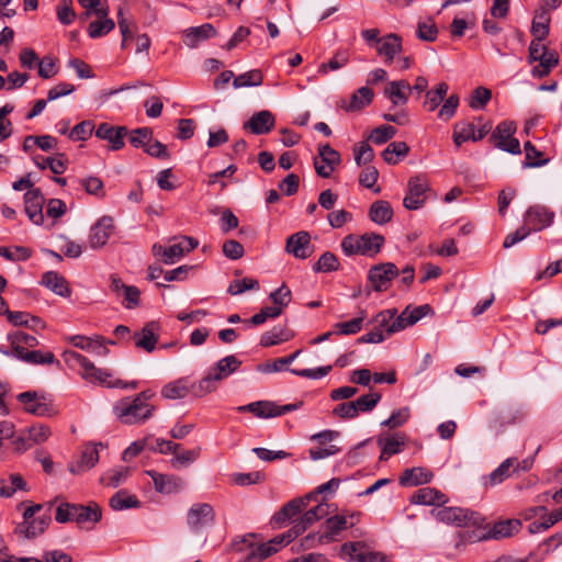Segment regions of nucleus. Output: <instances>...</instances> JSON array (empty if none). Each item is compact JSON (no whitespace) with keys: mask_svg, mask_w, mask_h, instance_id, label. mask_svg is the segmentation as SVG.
<instances>
[{"mask_svg":"<svg viewBox=\"0 0 562 562\" xmlns=\"http://www.w3.org/2000/svg\"><path fill=\"white\" fill-rule=\"evenodd\" d=\"M449 498L446 494L435 487H422L415 491L409 502L415 505L436 506V508L448 503Z\"/></svg>","mask_w":562,"mask_h":562,"instance_id":"4be33fe9","label":"nucleus"},{"mask_svg":"<svg viewBox=\"0 0 562 562\" xmlns=\"http://www.w3.org/2000/svg\"><path fill=\"white\" fill-rule=\"evenodd\" d=\"M25 213L30 221L36 225H41L44 222L43 204L44 196L41 189L35 188L29 190L24 194Z\"/></svg>","mask_w":562,"mask_h":562,"instance_id":"aec40b11","label":"nucleus"},{"mask_svg":"<svg viewBox=\"0 0 562 562\" xmlns=\"http://www.w3.org/2000/svg\"><path fill=\"white\" fill-rule=\"evenodd\" d=\"M355 525L356 522L349 521L345 514L328 517L324 522L325 531L323 532V538H325L328 543L337 541L344 530Z\"/></svg>","mask_w":562,"mask_h":562,"instance_id":"a878e982","label":"nucleus"},{"mask_svg":"<svg viewBox=\"0 0 562 562\" xmlns=\"http://www.w3.org/2000/svg\"><path fill=\"white\" fill-rule=\"evenodd\" d=\"M554 213L541 205L530 206L524 216V224L531 228V232L541 231L553 222Z\"/></svg>","mask_w":562,"mask_h":562,"instance_id":"f3484780","label":"nucleus"},{"mask_svg":"<svg viewBox=\"0 0 562 562\" xmlns=\"http://www.w3.org/2000/svg\"><path fill=\"white\" fill-rule=\"evenodd\" d=\"M393 214V209L390 202L385 200H378L373 202L368 213L369 218L378 225H384L391 222Z\"/></svg>","mask_w":562,"mask_h":562,"instance_id":"4c0bfd02","label":"nucleus"},{"mask_svg":"<svg viewBox=\"0 0 562 562\" xmlns=\"http://www.w3.org/2000/svg\"><path fill=\"white\" fill-rule=\"evenodd\" d=\"M492 99V91L485 87H477L473 90L471 98L469 100V105L471 109L481 110L486 106V104Z\"/></svg>","mask_w":562,"mask_h":562,"instance_id":"4d7b16f0","label":"nucleus"},{"mask_svg":"<svg viewBox=\"0 0 562 562\" xmlns=\"http://www.w3.org/2000/svg\"><path fill=\"white\" fill-rule=\"evenodd\" d=\"M159 329L160 327L157 322H149L145 324L140 331H136L134 334L133 338L135 340V346L147 352H153L159 340Z\"/></svg>","mask_w":562,"mask_h":562,"instance_id":"5701e85b","label":"nucleus"},{"mask_svg":"<svg viewBox=\"0 0 562 562\" xmlns=\"http://www.w3.org/2000/svg\"><path fill=\"white\" fill-rule=\"evenodd\" d=\"M318 156L321 161L315 159L314 167L316 173L322 178H329L335 167L341 161L340 154L329 144L318 147Z\"/></svg>","mask_w":562,"mask_h":562,"instance_id":"4468645a","label":"nucleus"},{"mask_svg":"<svg viewBox=\"0 0 562 562\" xmlns=\"http://www.w3.org/2000/svg\"><path fill=\"white\" fill-rule=\"evenodd\" d=\"M551 16L546 8H540L532 20L531 34L537 40H546L550 31Z\"/></svg>","mask_w":562,"mask_h":562,"instance_id":"a19ab883","label":"nucleus"},{"mask_svg":"<svg viewBox=\"0 0 562 562\" xmlns=\"http://www.w3.org/2000/svg\"><path fill=\"white\" fill-rule=\"evenodd\" d=\"M74 508H77V504L67 502L60 503L56 508L55 520L59 524H66L69 521L76 522L77 509Z\"/></svg>","mask_w":562,"mask_h":562,"instance_id":"0e129e2a","label":"nucleus"},{"mask_svg":"<svg viewBox=\"0 0 562 562\" xmlns=\"http://www.w3.org/2000/svg\"><path fill=\"white\" fill-rule=\"evenodd\" d=\"M381 394L378 392H372L369 394H364L359 396L356 401H353L355 406L357 408V414L371 412L380 402Z\"/></svg>","mask_w":562,"mask_h":562,"instance_id":"e2e57ef3","label":"nucleus"},{"mask_svg":"<svg viewBox=\"0 0 562 562\" xmlns=\"http://www.w3.org/2000/svg\"><path fill=\"white\" fill-rule=\"evenodd\" d=\"M240 364L241 361L234 355L226 356L225 358L221 359L204 378L192 384L193 395L196 397H202L215 391L217 387L216 383L223 381L228 375L234 373Z\"/></svg>","mask_w":562,"mask_h":562,"instance_id":"f03ea898","label":"nucleus"},{"mask_svg":"<svg viewBox=\"0 0 562 562\" xmlns=\"http://www.w3.org/2000/svg\"><path fill=\"white\" fill-rule=\"evenodd\" d=\"M402 49V37L395 33L386 34L378 41L376 53L385 63H391Z\"/></svg>","mask_w":562,"mask_h":562,"instance_id":"bb28decb","label":"nucleus"},{"mask_svg":"<svg viewBox=\"0 0 562 562\" xmlns=\"http://www.w3.org/2000/svg\"><path fill=\"white\" fill-rule=\"evenodd\" d=\"M519 471V462L516 458H508L502 462L488 476V484L491 486L502 483L509 477L513 473Z\"/></svg>","mask_w":562,"mask_h":562,"instance_id":"58836bf2","label":"nucleus"},{"mask_svg":"<svg viewBox=\"0 0 562 562\" xmlns=\"http://www.w3.org/2000/svg\"><path fill=\"white\" fill-rule=\"evenodd\" d=\"M412 92L411 85L406 80L390 81L384 88V95L392 102L393 106L405 105Z\"/></svg>","mask_w":562,"mask_h":562,"instance_id":"393cba45","label":"nucleus"},{"mask_svg":"<svg viewBox=\"0 0 562 562\" xmlns=\"http://www.w3.org/2000/svg\"><path fill=\"white\" fill-rule=\"evenodd\" d=\"M448 90L449 86L446 82H440L434 89L426 91L424 105L427 110L430 112L435 111L445 100Z\"/></svg>","mask_w":562,"mask_h":562,"instance_id":"49530a36","label":"nucleus"},{"mask_svg":"<svg viewBox=\"0 0 562 562\" xmlns=\"http://www.w3.org/2000/svg\"><path fill=\"white\" fill-rule=\"evenodd\" d=\"M341 555L355 562H384V555L370 551L362 541L347 542L341 546Z\"/></svg>","mask_w":562,"mask_h":562,"instance_id":"ddd939ff","label":"nucleus"},{"mask_svg":"<svg viewBox=\"0 0 562 562\" xmlns=\"http://www.w3.org/2000/svg\"><path fill=\"white\" fill-rule=\"evenodd\" d=\"M128 134L125 126H113L108 123H101L95 130V136L100 139L108 140L113 150H119L124 147V137Z\"/></svg>","mask_w":562,"mask_h":562,"instance_id":"412c9836","label":"nucleus"},{"mask_svg":"<svg viewBox=\"0 0 562 562\" xmlns=\"http://www.w3.org/2000/svg\"><path fill=\"white\" fill-rule=\"evenodd\" d=\"M284 543V536L276 537L267 542L252 543L248 538L241 540L239 551L246 550L244 562H261L279 551V547Z\"/></svg>","mask_w":562,"mask_h":562,"instance_id":"0eeeda50","label":"nucleus"},{"mask_svg":"<svg viewBox=\"0 0 562 562\" xmlns=\"http://www.w3.org/2000/svg\"><path fill=\"white\" fill-rule=\"evenodd\" d=\"M349 60V54L347 50H338L328 63L322 64L318 68V72L327 74L329 70H337L347 65Z\"/></svg>","mask_w":562,"mask_h":562,"instance_id":"338daca9","label":"nucleus"},{"mask_svg":"<svg viewBox=\"0 0 562 562\" xmlns=\"http://www.w3.org/2000/svg\"><path fill=\"white\" fill-rule=\"evenodd\" d=\"M114 27L115 23L112 19L95 20L90 22L88 34L91 38H98L110 33Z\"/></svg>","mask_w":562,"mask_h":562,"instance_id":"13d9d810","label":"nucleus"},{"mask_svg":"<svg viewBox=\"0 0 562 562\" xmlns=\"http://www.w3.org/2000/svg\"><path fill=\"white\" fill-rule=\"evenodd\" d=\"M128 468L111 470L103 474L100 479L101 484L110 487H117L128 476Z\"/></svg>","mask_w":562,"mask_h":562,"instance_id":"680f3d73","label":"nucleus"},{"mask_svg":"<svg viewBox=\"0 0 562 562\" xmlns=\"http://www.w3.org/2000/svg\"><path fill=\"white\" fill-rule=\"evenodd\" d=\"M301 352H302V350L299 349L289 356L278 358V359L273 360L272 362H268V363L263 364V367L261 368V371L265 373H273V372H279V371L285 370L286 367L289 364H291L299 357V355Z\"/></svg>","mask_w":562,"mask_h":562,"instance_id":"6e6d98bb","label":"nucleus"},{"mask_svg":"<svg viewBox=\"0 0 562 562\" xmlns=\"http://www.w3.org/2000/svg\"><path fill=\"white\" fill-rule=\"evenodd\" d=\"M16 400L23 405L24 411L35 416H50L54 407L50 398L45 393L26 391L20 393Z\"/></svg>","mask_w":562,"mask_h":562,"instance_id":"9d476101","label":"nucleus"},{"mask_svg":"<svg viewBox=\"0 0 562 562\" xmlns=\"http://www.w3.org/2000/svg\"><path fill=\"white\" fill-rule=\"evenodd\" d=\"M215 513L212 505L198 503L190 507L187 514V522L190 529L198 533L214 522Z\"/></svg>","mask_w":562,"mask_h":562,"instance_id":"f8f14e48","label":"nucleus"},{"mask_svg":"<svg viewBox=\"0 0 562 562\" xmlns=\"http://www.w3.org/2000/svg\"><path fill=\"white\" fill-rule=\"evenodd\" d=\"M276 125V116L269 110H262L254 113L250 119L243 124V128L255 135H265L270 133Z\"/></svg>","mask_w":562,"mask_h":562,"instance_id":"dca6fc26","label":"nucleus"},{"mask_svg":"<svg viewBox=\"0 0 562 562\" xmlns=\"http://www.w3.org/2000/svg\"><path fill=\"white\" fill-rule=\"evenodd\" d=\"M313 494H308L305 498H294L286 503L276 515L277 521H285L299 515L306 509Z\"/></svg>","mask_w":562,"mask_h":562,"instance_id":"ea45409f","label":"nucleus"},{"mask_svg":"<svg viewBox=\"0 0 562 562\" xmlns=\"http://www.w3.org/2000/svg\"><path fill=\"white\" fill-rule=\"evenodd\" d=\"M153 136L154 132L150 127H139L130 133L128 140L133 147L145 150Z\"/></svg>","mask_w":562,"mask_h":562,"instance_id":"3c124183","label":"nucleus"},{"mask_svg":"<svg viewBox=\"0 0 562 562\" xmlns=\"http://www.w3.org/2000/svg\"><path fill=\"white\" fill-rule=\"evenodd\" d=\"M408 153L409 147L405 142H393L383 150L382 157L385 162L396 165L400 158L406 157Z\"/></svg>","mask_w":562,"mask_h":562,"instance_id":"a18cd8bd","label":"nucleus"},{"mask_svg":"<svg viewBox=\"0 0 562 562\" xmlns=\"http://www.w3.org/2000/svg\"><path fill=\"white\" fill-rule=\"evenodd\" d=\"M193 383L188 378H181L166 384L161 390V395L168 400L184 398L188 394H193Z\"/></svg>","mask_w":562,"mask_h":562,"instance_id":"c9c22d12","label":"nucleus"},{"mask_svg":"<svg viewBox=\"0 0 562 562\" xmlns=\"http://www.w3.org/2000/svg\"><path fill=\"white\" fill-rule=\"evenodd\" d=\"M400 270L393 262H382L372 266L368 271V281L375 292L389 290L393 279L398 277Z\"/></svg>","mask_w":562,"mask_h":562,"instance_id":"1a4fd4ad","label":"nucleus"},{"mask_svg":"<svg viewBox=\"0 0 562 562\" xmlns=\"http://www.w3.org/2000/svg\"><path fill=\"white\" fill-rule=\"evenodd\" d=\"M521 527V522L518 519H507L504 521H498L494 524V526L490 529L487 537L484 538H491V539H502L513 536L514 533L518 532Z\"/></svg>","mask_w":562,"mask_h":562,"instance_id":"79ce46f5","label":"nucleus"},{"mask_svg":"<svg viewBox=\"0 0 562 562\" xmlns=\"http://www.w3.org/2000/svg\"><path fill=\"white\" fill-rule=\"evenodd\" d=\"M364 319L366 312L361 311L358 317L352 318L348 322L337 323L335 327L337 328V333L340 335H353L361 330L362 323Z\"/></svg>","mask_w":562,"mask_h":562,"instance_id":"bf43d9fd","label":"nucleus"},{"mask_svg":"<svg viewBox=\"0 0 562 562\" xmlns=\"http://www.w3.org/2000/svg\"><path fill=\"white\" fill-rule=\"evenodd\" d=\"M9 339L12 344V352L11 355L15 357V348L16 347H29V348H35L38 346V340L36 337L29 335L24 331H16L9 336ZM5 355L10 356V352H5Z\"/></svg>","mask_w":562,"mask_h":562,"instance_id":"603ef678","label":"nucleus"},{"mask_svg":"<svg viewBox=\"0 0 562 562\" xmlns=\"http://www.w3.org/2000/svg\"><path fill=\"white\" fill-rule=\"evenodd\" d=\"M263 82V75L259 69H252L246 71L233 80V86L236 89L246 88V87H258Z\"/></svg>","mask_w":562,"mask_h":562,"instance_id":"de8ad7c7","label":"nucleus"},{"mask_svg":"<svg viewBox=\"0 0 562 562\" xmlns=\"http://www.w3.org/2000/svg\"><path fill=\"white\" fill-rule=\"evenodd\" d=\"M216 35V30L210 23L195 27H189L183 33V42L187 46L193 48L202 41L209 40Z\"/></svg>","mask_w":562,"mask_h":562,"instance_id":"2f4dec72","label":"nucleus"},{"mask_svg":"<svg viewBox=\"0 0 562 562\" xmlns=\"http://www.w3.org/2000/svg\"><path fill=\"white\" fill-rule=\"evenodd\" d=\"M285 250L297 259H306L313 254L311 235L305 231L292 234L286 239Z\"/></svg>","mask_w":562,"mask_h":562,"instance_id":"a211bd4d","label":"nucleus"},{"mask_svg":"<svg viewBox=\"0 0 562 562\" xmlns=\"http://www.w3.org/2000/svg\"><path fill=\"white\" fill-rule=\"evenodd\" d=\"M259 289H260V284L257 279H252V278L235 279V280L231 281V283L227 288V293L231 295H239L246 291H249V290L257 291Z\"/></svg>","mask_w":562,"mask_h":562,"instance_id":"09e8293b","label":"nucleus"},{"mask_svg":"<svg viewBox=\"0 0 562 562\" xmlns=\"http://www.w3.org/2000/svg\"><path fill=\"white\" fill-rule=\"evenodd\" d=\"M98 446L103 447L101 442L86 445L80 454V458L75 463L69 465V471L72 474H81L92 469L99 461Z\"/></svg>","mask_w":562,"mask_h":562,"instance_id":"b1692460","label":"nucleus"},{"mask_svg":"<svg viewBox=\"0 0 562 562\" xmlns=\"http://www.w3.org/2000/svg\"><path fill=\"white\" fill-rule=\"evenodd\" d=\"M199 245L198 239L189 236H183L181 241L170 245L168 247L154 244L151 251L154 257L158 258L165 265H172L182 258L186 254H189L195 249Z\"/></svg>","mask_w":562,"mask_h":562,"instance_id":"423d86ee","label":"nucleus"},{"mask_svg":"<svg viewBox=\"0 0 562 562\" xmlns=\"http://www.w3.org/2000/svg\"><path fill=\"white\" fill-rule=\"evenodd\" d=\"M282 312H283V308H281V306H278L276 304L273 306H266V307L261 308L259 313L255 314L252 317L245 321V323L247 325H251V326H259V325L263 324L269 318L279 317L282 314Z\"/></svg>","mask_w":562,"mask_h":562,"instance_id":"8fccbe9b","label":"nucleus"},{"mask_svg":"<svg viewBox=\"0 0 562 562\" xmlns=\"http://www.w3.org/2000/svg\"><path fill=\"white\" fill-rule=\"evenodd\" d=\"M339 269V261L335 254L325 251L313 266L315 272H331Z\"/></svg>","mask_w":562,"mask_h":562,"instance_id":"5fc2aeb1","label":"nucleus"},{"mask_svg":"<svg viewBox=\"0 0 562 562\" xmlns=\"http://www.w3.org/2000/svg\"><path fill=\"white\" fill-rule=\"evenodd\" d=\"M144 473L153 480L155 491L160 494L177 493L184 486L183 480L175 474H162L155 470H145Z\"/></svg>","mask_w":562,"mask_h":562,"instance_id":"2eb2a0df","label":"nucleus"},{"mask_svg":"<svg viewBox=\"0 0 562 562\" xmlns=\"http://www.w3.org/2000/svg\"><path fill=\"white\" fill-rule=\"evenodd\" d=\"M0 256L10 261H24L32 256V250L23 246H15L13 249L0 246Z\"/></svg>","mask_w":562,"mask_h":562,"instance_id":"052dcab7","label":"nucleus"},{"mask_svg":"<svg viewBox=\"0 0 562 562\" xmlns=\"http://www.w3.org/2000/svg\"><path fill=\"white\" fill-rule=\"evenodd\" d=\"M80 184L88 194L95 195L98 198L105 196L103 181L98 177L90 176L80 179Z\"/></svg>","mask_w":562,"mask_h":562,"instance_id":"69168bd1","label":"nucleus"},{"mask_svg":"<svg viewBox=\"0 0 562 562\" xmlns=\"http://www.w3.org/2000/svg\"><path fill=\"white\" fill-rule=\"evenodd\" d=\"M153 405H144L140 400L126 397L114 405V413L121 423L126 425L140 424L149 419L154 413Z\"/></svg>","mask_w":562,"mask_h":562,"instance_id":"39448f33","label":"nucleus"},{"mask_svg":"<svg viewBox=\"0 0 562 562\" xmlns=\"http://www.w3.org/2000/svg\"><path fill=\"white\" fill-rule=\"evenodd\" d=\"M428 191H430V187L425 178L420 176L409 178L407 192L403 200L404 207L407 210H418L423 207L427 201Z\"/></svg>","mask_w":562,"mask_h":562,"instance_id":"9b49d317","label":"nucleus"},{"mask_svg":"<svg viewBox=\"0 0 562 562\" xmlns=\"http://www.w3.org/2000/svg\"><path fill=\"white\" fill-rule=\"evenodd\" d=\"M294 334L285 326H274L265 331L260 337V346L268 348L286 342L293 338Z\"/></svg>","mask_w":562,"mask_h":562,"instance_id":"f704fd0d","label":"nucleus"},{"mask_svg":"<svg viewBox=\"0 0 562 562\" xmlns=\"http://www.w3.org/2000/svg\"><path fill=\"white\" fill-rule=\"evenodd\" d=\"M453 143L457 147H460L464 142L473 140L475 138V125L471 122H458L453 126Z\"/></svg>","mask_w":562,"mask_h":562,"instance_id":"c03bdc74","label":"nucleus"},{"mask_svg":"<svg viewBox=\"0 0 562 562\" xmlns=\"http://www.w3.org/2000/svg\"><path fill=\"white\" fill-rule=\"evenodd\" d=\"M430 514L438 521L457 527H479L484 522V517L480 513L461 507H446L442 505L434 508Z\"/></svg>","mask_w":562,"mask_h":562,"instance_id":"20e7f679","label":"nucleus"},{"mask_svg":"<svg viewBox=\"0 0 562 562\" xmlns=\"http://www.w3.org/2000/svg\"><path fill=\"white\" fill-rule=\"evenodd\" d=\"M76 509V522L80 526H83L86 524L94 525L99 522L102 518V509L94 502H90L88 505L77 504Z\"/></svg>","mask_w":562,"mask_h":562,"instance_id":"e433bc0d","label":"nucleus"},{"mask_svg":"<svg viewBox=\"0 0 562 562\" xmlns=\"http://www.w3.org/2000/svg\"><path fill=\"white\" fill-rule=\"evenodd\" d=\"M64 359L72 368H77L81 376L90 382H98L109 387H131L136 389L137 382L123 383L121 380H111V372L98 369L85 356L77 351L68 350L64 352Z\"/></svg>","mask_w":562,"mask_h":562,"instance_id":"f257e3e1","label":"nucleus"},{"mask_svg":"<svg viewBox=\"0 0 562 562\" xmlns=\"http://www.w3.org/2000/svg\"><path fill=\"white\" fill-rule=\"evenodd\" d=\"M303 405V402H296L293 404L277 405L270 401H258L247 405L239 406L238 412H249L258 418H273L286 413L299 409Z\"/></svg>","mask_w":562,"mask_h":562,"instance_id":"6e6552de","label":"nucleus"},{"mask_svg":"<svg viewBox=\"0 0 562 562\" xmlns=\"http://www.w3.org/2000/svg\"><path fill=\"white\" fill-rule=\"evenodd\" d=\"M373 97L374 93L371 88L361 87L352 93L348 103L342 101L340 108L347 112H357L368 106L372 102Z\"/></svg>","mask_w":562,"mask_h":562,"instance_id":"7c9ffc66","label":"nucleus"},{"mask_svg":"<svg viewBox=\"0 0 562 562\" xmlns=\"http://www.w3.org/2000/svg\"><path fill=\"white\" fill-rule=\"evenodd\" d=\"M405 434H395L387 438L379 437L376 442L381 447L380 460L385 461L391 456L400 453L405 446Z\"/></svg>","mask_w":562,"mask_h":562,"instance_id":"473e14b6","label":"nucleus"},{"mask_svg":"<svg viewBox=\"0 0 562 562\" xmlns=\"http://www.w3.org/2000/svg\"><path fill=\"white\" fill-rule=\"evenodd\" d=\"M434 477V473L423 467L406 469L398 479L402 486H418L429 483Z\"/></svg>","mask_w":562,"mask_h":562,"instance_id":"c85d7f7f","label":"nucleus"},{"mask_svg":"<svg viewBox=\"0 0 562 562\" xmlns=\"http://www.w3.org/2000/svg\"><path fill=\"white\" fill-rule=\"evenodd\" d=\"M114 229L113 218L102 216L90 229L89 244L93 249L103 247Z\"/></svg>","mask_w":562,"mask_h":562,"instance_id":"6ab92c4d","label":"nucleus"},{"mask_svg":"<svg viewBox=\"0 0 562 562\" xmlns=\"http://www.w3.org/2000/svg\"><path fill=\"white\" fill-rule=\"evenodd\" d=\"M15 358L31 364H53L55 362L59 364L53 352H42L41 350L30 351L25 347L15 348Z\"/></svg>","mask_w":562,"mask_h":562,"instance_id":"c756f323","label":"nucleus"},{"mask_svg":"<svg viewBox=\"0 0 562 562\" xmlns=\"http://www.w3.org/2000/svg\"><path fill=\"white\" fill-rule=\"evenodd\" d=\"M110 507L113 510H124L140 507V502L136 495L130 494L126 490H120L110 498Z\"/></svg>","mask_w":562,"mask_h":562,"instance_id":"37998d69","label":"nucleus"},{"mask_svg":"<svg viewBox=\"0 0 562 562\" xmlns=\"http://www.w3.org/2000/svg\"><path fill=\"white\" fill-rule=\"evenodd\" d=\"M41 284L64 297H68L71 294V290L65 277L56 271L45 272L42 276Z\"/></svg>","mask_w":562,"mask_h":562,"instance_id":"72a5a7b5","label":"nucleus"},{"mask_svg":"<svg viewBox=\"0 0 562 562\" xmlns=\"http://www.w3.org/2000/svg\"><path fill=\"white\" fill-rule=\"evenodd\" d=\"M54 502H49L48 505V513L38 516L36 518H33L27 524H20L16 528V531L24 535L27 539L35 538L40 535H42L49 526L52 521L50 517V508L53 507Z\"/></svg>","mask_w":562,"mask_h":562,"instance_id":"cd10ccee","label":"nucleus"},{"mask_svg":"<svg viewBox=\"0 0 562 562\" xmlns=\"http://www.w3.org/2000/svg\"><path fill=\"white\" fill-rule=\"evenodd\" d=\"M396 128L392 125H381L372 131L370 139L374 144L381 145L393 138L396 135Z\"/></svg>","mask_w":562,"mask_h":562,"instance_id":"774afa93","label":"nucleus"},{"mask_svg":"<svg viewBox=\"0 0 562 562\" xmlns=\"http://www.w3.org/2000/svg\"><path fill=\"white\" fill-rule=\"evenodd\" d=\"M385 244L383 235L378 233H364L362 235L349 234L341 240V249L346 256L361 255L369 258L375 257Z\"/></svg>","mask_w":562,"mask_h":562,"instance_id":"7ed1b4c3","label":"nucleus"},{"mask_svg":"<svg viewBox=\"0 0 562 562\" xmlns=\"http://www.w3.org/2000/svg\"><path fill=\"white\" fill-rule=\"evenodd\" d=\"M71 342L75 347L89 350L92 352H95L97 355H106L108 349L103 346L102 342L93 341L91 338L85 337V336H74L71 338Z\"/></svg>","mask_w":562,"mask_h":562,"instance_id":"864d4df0","label":"nucleus"}]
</instances>
